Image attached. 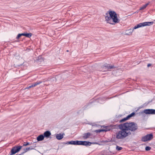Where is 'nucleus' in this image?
<instances>
[{
  "label": "nucleus",
  "instance_id": "4c0bfd02",
  "mask_svg": "<svg viewBox=\"0 0 155 155\" xmlns=\"http://www.w3.org/2000/svg\"><path fill=\"white\" fill-rule=\"evenodd\" d=\"M68 141H67V142H63L61 143L62 144H67L69 145V143H68Z\"/></svg>",
  "mask_w": 155,
  "mask_h": 155
},
{
  "label": "nucleus",
  "instance_id": "de8ad7c7",
  "mask_svg": "<svg viewBox=\"0 0 155 155\" xmlns=\"http://www.w3.org/2000/svg\"><path fill=\"white\" fill-rule=\"evenodd\" d=\"M110 153H112V154H110V155H113V154H115V153H114L111 152V151H110Z\"/></svg>",
  "mask_w": 155,
  "mask_h": 155
},
{
  "label": "nucleus",
  "instance_id": "b1692460",
  "mask_svg": "<svg viewBox=\"0 0 155 155\" xmlns=\"http://www.w3.org/2000/svg\"><path fill=\"white\" fill-rule=\"evenodd\" d=\"M149 5L148 3H147L141 7L140 8V10H142L144 9Z\"/></svg>",
  "mask_w": 155,
  "mask_h": 155
},
{
  "label": "nucleus",
  "instance_id": "6e6552de",
  "mask_svg": "<svg viewBox=\"0 0 155 155\" xmlns=\"http://www.w3.org/2000/svg\"><path fill=\"white\" fill-rule=\"evenodd\" d=\"M102 68H104L105 69L108 71H110L111 69H115L116 68L114 65H110V64H108L107 63H105L102 66Z\"/></svg>",
  "mask_w": 155,
  "mask_h": 155
},
{
  "label": "nucleus",
  "instance_id": "ddd939ff",
  "mask_svg": "<svg viewBox=\"0 0 155 155\" xmlns=\"http://www.w3.org/2000/svg\"><path fill=\"white\" fill-rule=\"evenodd\" d=\"M44 137L47 138H51V133L49 130H46L43 134Z\"/></svg>",
  "mask_w": 155,
  "mask_h": 155
},
{
  "label": "nucleus",
  "instance_id": "e433bc0d",
  "mask_svg": "<svg viewBox=\"0 0 155 155\" xmlns=\"http://www.w3.org/2000/svg\"><path fill=\"white\" fill-rule=\"evenodd\" d=\"M115 135H114V137H112V138H113V140H114V141H113L114 142H116V139H117L116 137H115Z\"/></svg>",
  "mask_w": 155,
  "mask_h": 155
},
{
  "label": "nucleus",
  "instance_id": "a878e982",
  "mask_svg": "<svg viewBox=\"0 0 155 155\" xmlns=\"http://www.w3.org/2000/svg\"><path fill=\"white\" fill-rule=\"evenodd\" d=\"M32 34L31 33H28L25 32V37L27 38H30L32 35Z\"/></svg>",
  "mask_w": 155,
  "mask_h": 155
},
{
  "label": "nucleus",
  "instance_id": "f8f14e48",
  "mask_svg": "<svg viewBox=\"0 0 155 155\" xmlns=\"http://www.w3.org/2000/svg\"><path fill=\"white\" fill-rule=\"evenodd\" d=\"M44 60V58L42 57V55H40L36 58L35 61L37 63L40 64L41 62H43Z\"/></svg>",
  "mask_w": 155,
  "mask_h": 155
},
{
  "label": "nucleus",
  "instance_id": "8fccbe9b",
  "mask_svg": "<svg viewBox=\"0 0 155 155\" xmlns=\"http://www.w3.org/2000/svg\"><path fill=\"white\" fill-rule=\"evenodd\" d=\"M66 51L67 52H69V51L68 50H67Z\"/></svg>",
  "mask_w": 155,
  "mask_h": 155
},
{
  "label": "nucleus",
  "instance_id": "2eb2a0df",
  "mask_svg": "<svg viewBox=\"0 0 155 155\" xmlns=\"http://www.w3.org/2000/svg\"><path fill=\"white\" fill-rule=\"evenodd\" d=\"M96 142H90L89 141H84V146H90L91 144H97Z\"/></svg>",
  "mask_w": 155,
  "mask_h": 155
},
{
  "label": "nucleus",
  "instance_id": "2f4dec72",
  "mask_svg": "<svg viewBox=\"0 0 155 155\" xmlns=\"http://www.w3.org/2000/svg\"><path fill=\"white\" fill-rule=\"evenodd\" d=\"M145 149L146 151H148L151 149V147L149 146H146L145 147Z\"/></svg>",
  "mask_w": 155,
  "mask_h": 155
},
{
  "label": "nucleus",
  "instance_id": "49530a36",
  "mask_svg": "<svg viewBox=\"0 0 155 155\" xmlns=\"http://www.w3.org/2000/svg\"><path fill=\"white\" fill-rule=\"evenodd\" d=\"M23 64H19V65H18V67H20V66H21L23 65Z\"/></svg>",
  "mask_w": 155,
  "mask_h": 155
},
{
  "label": "nucleus",
  "instance_id": "423d86ee",
  "mask_svg": "<svg viewBox=\"0 0 155 155\" xmlns=\"http://www.w3.org/2000/svg\"><path fill=\"white\" fill-rule=\"evenodd\" d=\"M153 134L152 133H150L147 134L145 136L142 137L141 140L143 142H146L151 140L153 139Z\"/></svg>",
  "mask_w": 155,
  "mask_h": 155
},
{
  "label": "nucleus",
  "instance_id": "1a4fd4ad",
  "mask_svg": "<svg viewBox=\"0 0 155 155\" xmlns=\"http://www.w3.org/2000/svg\"><path fill=\"white\" fill-rule=\"evenodd\" d=\"M111 125L112 129H119L120 130L124 127V123L123 124H117L115 125L111 124Z\"/></svg>",
  "mask_w": 155,
  "mask_h": 155
},
{
  "label": "nucleus",
  "instance_id": "393cba45",
  "mask_svg": "<svg viewBox=\"0 0 155 155\" xmlns=\"http://www.w3.org/2000/svg\"><path fill=\"white\" fill-rule=\"evenodd\" d=\"M104 131H105V130H104V129H100L95 130L94 131V132H96L97 133L102 132H104Z\"/></svg>",
  "mask_w": 155,
  "mask_h": 155
},
{
  "label": "nucleus",
  "instance_id": "c03bdc74",
  "mask_svg": "<svg viewBox=\"0 0 155 155\" xmlns=\"http://www.w3.org/2000/svg\"><path fill=\"white\" fill-rule=\"evenodd\" d=\"M96 144L98 145H102V144L99 143L98 142H97V144Z\"/></svg>",
  "mask_w": 155,
  "mask_h": 155
},
{
  "label": "nucleus",
  "instance_id": "cd10ccee",
  "mask_svg": "<svg viewBox=\"0 0 155 155\" xmlns=\"http://www.w3.org/2000/svg\"><path fill=\"white\" fill-rule=\"evenodd\" d=\"M21 37V36L20 33L18 34L16 37V39H17V40L15 41L14 42H18L19 41L18 39H19Z\"/></svg>",
  "mask_w": 155,
  "mask_h": 155
},
{
  "label": "nucleus",
  "instance_id": "9b49d317",
  "mask_svg": "<svg viewBox=\"0 0 155 155\" xmlns=\"http://www.w3.org/2000/svg\"><path fill=\"white\" fill-rule=\"evenodd\" d=\"M101 126V127H103L104 128H105L104 129V130H105V131H104V132H106L108 131H110L112 129L111 125H108L107 126H105L104 125Z\"/></svg>",
  "mask_w": 155,
  "mask_h": 155
},
{
  "label": "nucleus",
  "instance_id": "c756f323",
  "mask_svg": "<svg viewBox=\"0 0 155 155\" xmlns=\"http://www.w3.org/2000/svg\"><path fill=\"white\" fill-rule=\"evenodd\" d=\"M31 144V143H30L29 142H24V143L22 146H26L28 145H30Z\"/></svg>",
  "mask_w": 155,
  "mask_h": 155
},
{
  "label": "nucleus",
  "instance_id": "f3484780",
  "mask_svg": "<svg viewBox=\"0 0 155 155\" xmlns=\"http://www.w3.org/2000/svg\"><path fill=\"white\" fill-rule=\"evenodd\" d=\"M45 137L43 134H41L38 136L36 138L38 141H41L44 140Z\"/></svg>",
  "mask_w": 155,
  "mask_h": 155
},
{
  "label": "nucleus",
  "instance_id": "4468645a",
  "mask_svg": "<svg viewBox=\"0 0 155 155\" xmlns=\"http://www.w3.org/2000/svg\"><path fill=\"white\" fill-rule=\"evenodd\" d=\"M36 147V146H31L29 147H27L25 148H24L23 149V150H24V151L22 152V153H25L27 151H28V150H34L35 149L34 148Z\"/></svg>",
  "mask_w": 155,
  "mask_h": 155
},
{
  "label": "nucleus",
  "instance_id": "a18cd8bd",
  "mask_svg": "<svg viewBox=\"0 0 155 155\" xmlns=\"http://www.w3.org/2000/svg\"><path fill=\"white\" fill-rule=\"evenodd\" d=\"M24 153H21L20 154H16V155H23V154Z\"/></svg>",
  "mask_w": 155,
  "mask_h": 155
},
{
  "label": "nucleus",
  "instance_id": "3c124183",
  "mask_svg": "<svg viewBox=\"0 0 155 155\" xmlns=\"http://www.w3.org/2000/svg\"><path fill=\"white\" fill-rule=\"evenodd\" d=\"M79 111H78V114H79Z\"/></svg>",
  "mask_w": 155,
  "mask_h": 155
},
{
  "label": "nucleus",
  "instance_id": "0eeeda50",
  "mask_svg": "<svg viewBox=\"0 0 155 155\" xmlns=\"http://www.w3.org/2000/svg\"><path fill=\"white\" fill-rule=\"evenodd\" d=\"M68 143L73 145L84 146V141L71 140L68 141Z\"/></svg>",
  "mask_w": 155,
  "mask_h": 155
},
{
  "label": "nucleus",
  "instance_id": "bb28decb",
  "mask_svg": "<svg viewBox=\"0 0 155 155\" xmlns=\"http://www.w3.org/2000/svg\"><path fill=\"white\" fill-rule=\"evenodd\" d=\"M128 120L127 118V117H124L121 120H120L119 121V122L120 123H122L126 121L127 120Z\"/></svg>",
  "mask_w": 155,
  "mask_h": 155
},
{
  "label": "nucleus",
  "instance_id": "c85d7f7f",
  "mask_svg": "<svg viewBox=\"0 0 155 155\" xmlns=\"http://www.w3.org/2000/svg\"><path fill=\"white\" fill-rule=\"evenodd\" d=\"M139 28L145 26L144 22L140 23L138 24Z\"/></svg>",
  "mask_w": 155,
  "mask_h": 155
},
{
  "label": "nucleus",
  "instance_id": "f704fd0d",
  "mask_svg": "<svg viewBox=\"0 0 155 155\" xmlns=\"http://www.w3.org/2000/svg\"><path fill=\"white\" fill-rule=\"evenodd\" d=\"M107 141V140H102V141H100V142L101 143H104V144L106 143H108V141Z\"/></svg>",
  "mask_w": 155,
  "mask_h": 155
},
{
  "label": "nucleus",
  "instance_id": "603ef678",
  "mask_svg": "<svg viewBox=\"0 0 155 155\" xmlns=\"http://www.w3.org/2000/svg\"><path fill=\"white\" fill-rule=\"evenodd\" d=\"M47 81H49V80H48V79H47Z\"/></svg>",
  "mask_w": 155,
  "mask_h": 155
},
{
  "label": "nucleus",
  "instance_id": "6ab92c4d",
  "mask_svg": "<svg viewBox=\"0 0 155 155\" xmlns=\"http://www.w3.org/2000/svg\"><path fill=\"white\" fill-rule=\"evenodd\" d=\"M91 135V134L90 133L88 132L84 134L83 137L84 139H86L89 138Z\"/></svg>",
  "mask_w": 155,
  "mask_h": 155
},
{
  "label": "nucleus",
  "instance_id": "a211bd4d",
  "mask_svg": "<svg viewBox=\"0 0 155 155\" xmlns=\"http://www.w3.org/2000/svg\"><path fill=\"white\" fill-rule=\"evenodd\" d=\"M124 134L125 136V138L126 137H127V136L130 135L131 134V133L130 132H127V131H129V130H127L125 128V127H124Z\"/></svg>",
  "mask_w": 155,
  "mask_h": 155
},
{
  "label": "nucleus",
  "instance_id": "aec40b11",
  "mask_svg": "<svg viewBox=\"0 0 155 155\" xmlns=\"http://www.w3.org/2000/svg\"><path fill=\"white\" fill-rule=\"evenodd\" d=\"M42 83V81H38L37 82L33 83H32V87H35L36 86H37V85L39 84H40L41 83Z\"/></svg>",
  "mask_w": 155,
  "mask_h": 155
},
{
  "label": "nucleus",
  "instance_id": "f03ea898",
  "mask_svg": "<svg viewBox=\"0 0 155 155\" xmlns=\"http://www.w3.org/2000/svg\"><path fill=\"white\" fill-rule=\"evenodd\" d=\"M124 127L131 132H134L138 129V125L135 122H127L124 123Z\"/></svg>",
  "mask_w": 155,
  "mask_h": 155
},
{
  "label": "nucleus",
  "instance_id": "7c9ffc66",
  "mask_svg": "<svg viewBox=\"0 0 155 155\" xmlns=\"http://www.w3.org/2000/svg\"><path fill=\"white\" fill-rule=\"evenodd\" d=\"M123 149V148L121 147L117 146L116 147V149L117 151H120Z\"/></svg>",
  "mask_w": 155,
  "mask_h": 155
},
{
  "label": "nucleus",
  "instance_id": "4be33fe9",
  "mask_svg": "<svg viewBox=\"0 0 155 155\" xmlns=\"http://www.w3.org/2000/svg\"><path fill=\"white\" fill-rule=\"evenodd\" d=\"M93 102V101L91 102H90L87 104L86 105H84L83 107V108L84 110H85L87 109L88 108V107Z\"/></svg>",
  "mask_w": 155,
  "mask_h": 155
},
{
  "label": "nucleus",
  "instance_id": "9d476101",
  "mask_svg": "<svg viewBox=\"0 0 155 155\" xmlns=\"http://www.w3.org/2000/svg\"><path fill=\"white\" fill-rule=\"evenodd\" d=\"M139 28V26L138 25V24L137 25H135L134 27L132 29H129L127 31V32L128 31H130L129 32V33H127L126 34V35H131L133 31H134V29H136L137 28Z\"/></svg>",
  "mask_w": 155,
  "mask_h": 155
},
{
  "label": "nucleus",
  "instance_id": "39448f33",
  "mask_svg": "<svg viewBox=\"0 0 155 155\" xmlns=\"http://www.w3.org/2000/svg\"><path fill=\"white\" fill-rule=\"evenodd\" d=\"M116 138L117 139H121L125 138L124 128L120 129V130L116 133Z\"/></svg>",
  "mask_w": 155,
  "mask_h": 155
},
{
  "label": "nucleus",
  "instance_id": "a19ab883",
  "mask_svg": "<svg viewBox=\"0 0 155 155\" xmlns=\"http://www.w3.org/2000/svg\"><path fill=\"white\" fill-rule=\"evenodd\" d=\"M152 100H151L150 101H148L146 103L147 104H149L152 101Z\"/></svg>",
  "mask_w": 155,
  "mask_h": 155
},
{
  "label": "nucleus",
  "instance_id": "37998d69",
  "mask_svg": "<svg viewBox=\"0 0 155 155\" xmlns=\"http://www.w3.org/2000/svg\"><path fill=\"white\" fill-rule=\"evenodd\" d=\"M140 108V107H139V108H138L137 110H135V111L134 112H135V113H136V112H137V111L138 110H139Z\"/></svg>",
  "mask_w": 155,
  "mask_h": 155
},
{
  "label": "nucleus",
  "instance_id": "72a5a7b5",
  "mask_svg": "<svg viewBox=\"0 0 155 155\" xmlns=\"http://www.w3.org/2000/svg\"><path fill=\"white\" fill-rule=\"evenodd\" d=\"M88 124L90 125H91L92 126H95L96 127H97V125L95 123L92 124V123H88Z\"/></svg>",
  "mask_w": 155,
  "mask_h": 155
},
{
  "label": "nucleus",
  "instance_id": "09e8293b",
  "mask_svg": "<svg viewBox=\"0 0 155 155\" xmlns=\"http://www.w3.org/2000/svg\"><path fill=\"white\" fill-rule=\"evenodd\" d=\"M127 30H126V32H125V35H126V34L127 33H129V31H127Z\"/></svg>",
  "mask_w": 155,
  "mask_h": 155
},
{
  "label": "nucleus",
  "instance_id": "79ce46f5",
  "mask_svg": "<svg viewBox=\"0 0 155 155\" xmlns=\"http://www.w3.org/2000/svg\"><path fill=\"white\" fill-rule=\"evenodd\" d=\"M151 66V64H148L147 65V67H149Z\"/></svg>",
  "mask_w": 155,
  "mask_h": 155
},
{
  "label": "nucleus",
  "instance_id": "20e7f679",
  "mask_svg": "<svg viewBox=\"0 0 155 155\" xmlns=\"http://www.w3.org/2000/svg\"><path fill=\"white\" fill-rule=\"evenodd\" d=\"M23 146L15 145L12 147L10 153V155H14L22 149Z\"/></svg>",
  "mask_w": 155,
  "mask_h": 155
},
{
  "label": "nucleus",
  "instance_id": "7ed1b4c3",
  "mask_svg": "<svg viewBox=\"0 0 155 155\" xmlns=\"http://www.w3.org/2000/svg\"><path fill=\"white\" fill-rule=\"evenodd\" d=\"M139 116L142 115L143 117H145V114H155V109H147L144 110L142 111L137 113Z\"/></svg>",
  "mask_w": 155,
  "mask_h": 155
},
{
  "label": "nucleus",
  "instance_id": "f257e3e1",
  "mask_svg": "<svg viewBox=\"0 0 155 155\" xmlns=\"http://www.w3.org/2000/svg\"><path fill=\"white\" fill-rule=\"evenodd\" d=\"M105 18L107 23L112 25H115L120 21V20L117 17V14L116 12L110 10H109L106 13Z\"/></svg>",
  "mask_w": 155,
  "mask_h": 155
},
{
  "label": "nucleus",
  "instance_id": "c9c22d12",
  "mask_svg": "<svg viewBox=\"0 0 155 155\" xmlns=\"http://www.w3.org/2000/svg\"><path fill=\"white\" fill-rule=\"evenodd\" d=\"M31 50V49L30 48H27L26 49L25 51L28 52H29Z\"/></svg>",
  "mask_w": 155,
  "mask_h": 155
},
{
  "label": "nucleus",
  "instance_id": "5701e85b",
  "mask_svg": "<svg viewBox=\"0 0 155 155\" xmlns=\"http://www.w3.org/2000/svg\"><path fill=\"white\" fill-rule=\"evenodd\" d=\"M145 26H150L152 25L153 23V21L145 22H144Z\"/></svg>",
  "mask_w": 155,
  "mask_h": 155
},
{
  "label": "nucleus",
  "instance_id": "dca6fc26",
  "mask_svg": "<svg viewBox=\"0 0 155 155\" xmlns=\"http://www.w3.org/2000/svg\"><path fill=\"white\" fill-rule=\"evenodd\" d=\"M64 135V133L62 134L60 133L57 134L56 136V139L58 140H61L63 138Z\"/></svg>",
  "mask_w": 155,
  "mask_h": 155
},
{
  "label": "nucleus",
  "instance_id": "58836bf2",
  "mask_svg": "<svg viewBox=\"0 0 155 155\" xmlns=\"http://www.w3.org/2000/svg\"><path fill=\"white\" fill-rule=\"evenodd\" d=\"M20 34L21 36H25V32L23 33H20Z\"/></svg>",
  "mask_w": 155,
  "mask_h": 155
},
{
  "label": "nucleus",
  "instance_id": "ea45409f",
  "mask_svg": "<svg viewBox=\"0 0 155 155\" xmlns=\"http://www.w3.org/2000/svg\"><path fill=\"white\" fill-rule=\"evenodd\" d=\"M32 84H31V85H29V86H28L27 87H26V88L28 89H29V88H30L31 87H32Z\"/></svg>",
  "mask_w": 155,
  "mask_h": 155
},
{
  "label": "nucleus",
  "instance_id": "473e14b6",
  "mask_svg": "<svg viewBox=\"0 0 155 155\" xmlns=\"http://www.w3.org/2000/svg\"><path fill=\"white\" fill-rule=\"evenodd\" d=\"M106 140L107 141H109L108 142H113V141H114V140H113V138H111V139L107 138Z\"/></svg>",
  "mask_w": 155,
  "mask_h": 155
},
{
  "label": "nucleus",
  "instance_id": "412c9836",
  "mask_svg": "<svg viewBox=\"0 0 155 155\" xmlns=\"http://www.w3.org/2000/svg\"><path fill=\"white\" fill-rule=\"evenodd\" d=\"M136 114L135 112H133L130 114L127 115L126 117L128 120H129L130 118L135 116Z\"/></svg>",
  "mask_w": 155,
  "mask_h": 155
}]
</instances>
